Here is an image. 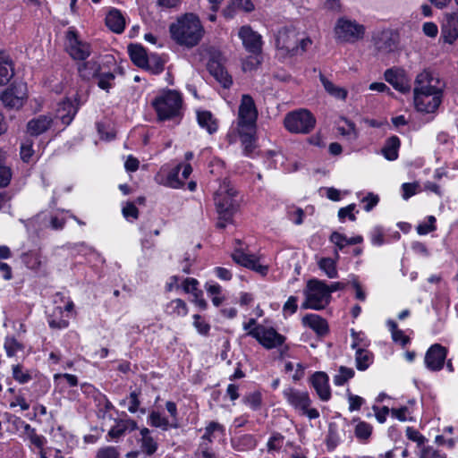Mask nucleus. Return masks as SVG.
Listing matches in <instances>:
<instances>
[{"mask_svg": "<svg viewBox=\"0 0 458 458\" xmlns=\"http://www.w3.org/2000/svg\"><path fill=\"white\" fill-rule=\"evenodd\" d=\"M348 401H349V410L351 411H358L360 409L361 405L364 403V399L359 395H354L348 391Z\"/></svg>", "mask_w": 458, "mask_h": 458, "instance_id": "obj_58", "label": "nucleus"}, {"mask_svg": "<svg viewBox=\"0 0 458 458\" xmlns=\"http://www.w3.org/2000/svg\"><path fill=\"white\" fill-rule=\"evenodd\" d=\"M248 335L255 338L266 349H273L281 346L285 337L277 333L273 327H266L259 325L248 332Z\"/></svg>", "mask_w": 458, "mask_h": 458, "instance_id": "obj_9", "label": "nucleus"}, {"mask_svg": "<svg viewBox=\"0 0 458 458\" xmlns=\"http://www.w3.org/2000/svg\"><path fill=\"white\" fill-rule=\"evenodd\" d=\"M420 187L419 183L417 182H405L402 185L403 190V198L404 199H408L414 194H416L418 188Z\"/></svg>", "mask_w": 458, "mask_h": 458, "instance_id": "obj_59", "label": "nucleus"}, {"mask_svg": "<svg viewBox=\"0 0 458 458\" xmlns=\"http://www.w3.org/2000/svg\"><path fill=\"white\" fill-rule=\"evenodd\" d=\"M422 30L426 36L430 38H436L438 33L437 24L431 21L425 22L422 26Z\"/></svg>", "mask_w": 458, "mask_h": 458, "instance_id": "obj_61", "label": "nucleus"}, {"mask_svg": "<svg viewBox=\"0 0 458 458\" xmlns=\"http://www.w3.org/2000/svg\"><path fill=\"white\" fill-rule=\"evenodd\" d=\"M355 204H350L345 208H342L338 211V217L341 221H344L345 217H348L351 221H355L356 216L353 214Z\"/></svg>", "mask_w": 458, "mask_h": 458, "instance_id": "obj_56", "label": "nucleus"}, {"mask_svg": "<svg viewBox=\"0 0 458 458\" xmlns=\"http://www.w3.org/2000/svg\"><path fill=\"white\" fill-rule=\"evenodd\" d=\"M34 154V150L32 148V142L30 140H27L26 142L22 143L21 146V158L22 161L28 163L31 157Z\"/></svg>", "mask_w": 458, "mask_h": 458, "instance_id": "obj_53", "label": "nucleus"}, {"mask_svg": "<svg viewBox=\"0 0 458 458\" xmlns=\"http://www.w3.org/2000/svg\"><path fill=\"white\" fill-rule=\"evenodd\" d=\"M243 402L252 410H258L261 405V394L259 392L250 393L243 397Z\"/></svg>", "mask_w": 458, "mask_h": 458, "instance_id": "obj_48", "label": "nucleus"}, {"mask_svg": "<svg viewBox=\"0 0 458 458\" xmlns=\"http://www.w3.org/2000/svg\"><path fill=\"white\" fill-rule=\"evenodd\" d=\"M209 73L225 88L228 89L232 83V78L220 62L212 58L208 63Z\"/></svg>", "mask_w": 458, "mask_h": 458, "instance_id": "obj_20", "label": "nucleus"}, {"mask_svg": "<svg viewBox=\"0 0 458 458\" xmlns=\"http://www.w3.org/2000/svg\"><path fill=\"white\" fill-rule=\"evenodd\" d=\"M78 72L83 80L89 81L99 74L100 64L96 60L91 59L79 64Z\"/></svg>", "mask_w": 458, "mask_h": 458, "instance_id": "obj_30", "label": "nucleus"}, {"mask_svg": "<svg viewBox=\"0 0 458 458\" xmlns=\"http://www.w3.org/2000/svg\"><path fill=\"white\" fill-rule=\"evenodd\" d=\"M98 85L100 89H105L106 91L112 87L111 81L114 80V75L112 72H104L98 74Z\"/></svg>", "mask_w": 458, "mask_h": 458, "instance_id": "obj_49", "label": "nucleus"}, {"mask_svg": "<svg viewBox=\"0 0 458 458\" xmlns=\"http://www.w3.org/2000/svg\"><path fill=\"white\" fill-rule=\"evenodd\" d=\"M443 87L444 85L438 77L431 72L424 70L416 76L413 98L418 97V101L421 104L423 98H426V94L443 92Z\"/></svg>", "mask_w": 458, "mask_h": 458, "instance_id": "obj_6", "label": "nucleus"}, {"mask_svg": "<svg viewBox=\"0 0 458 458\" xmlns=\"http://www.w3.org/2000/svg\"><path fill=\"white\" fill-rule=\"evenodd\" d=\"M385 80L401 93L410 92L411 86L404 70L400 68L387 69L384 73Z\"/></svg>", "mask_w": 458, "mask_h": 458, "instance_id": "obj_15", "label": "nucleus"}, {"mask_svg": "<svg viewBox=\"0 0 458 458\" xmlns=\"http://www.w3.org/2000/svg\"><path fill=\"white\" fill-rule=\"evenodd\" d=\"M232 259L235 263L250 268V267H253V261L256 257L254 255H248L241 250H236L232 254Z\"/></svg>", "mask_w": 458, "mask_h": 458, "instance_id": "obj_39", "label": "nucleus"}, {"mask_svg": "<svg viewBox=\"0 0 458 458\" xmlns=\"http://www.w3.org/2000/svg\"><path fill=\"white\" fill-rule=\"evenodd\" d=\"M330 242H333L336 247L337 249L335 250V258L336 259H339V253H338V250H343L345 246L349 245L347 243V237L338 232H334L332 233V234L330 235Z\"/></svg>", "mask_w": 458, "mask_h": 458, "instance_id": "obj_44", "label": "nucleus"}, {"mask_svg": "<svg viewBox=\"0 0 458 458\" xmlns=\"http://www.w3.org/2000/svg\"><path fill=\"white\" fill-rule=\"evenodd\" d=\"M4 349L9 357L16 355L18 352L23 350V345L18 342L14 337H6L4 342Z\"/></svg>", "mask_w": 458, "mask_h": 458, "instance_id": "obj_43", "label": "nucleus"}, {"mask_svg": "<svg viewBox=\"0 0 458 458\" xmlns=\"http://www.w3.org/2000/svg\"><path fill=\"white\" fill-rule=\"evenodd\" d=\"M287 402L294 407V409L301 411L303 415L313 420L319 417V412L315 408H310L311 400L307 392L299 391L293 388H289L284 392Z\"/></svg>", "mask_w": 458, "mask_h": 458, "instance_id": "obj_8", "label": "nucleus"}, {"mask_svg": "<svg viewBox=\"0 0 458 458\" xmlns=\"http://www.w3.org/2000/svg\"><path fill=\"white\" fill-rule=\"evenodd\" d=\"M120 454L116 447L114 446H106L100 448L96 458H119Z\"/></svg>", "mask_w": 458, "mask_h": 458, "instance_id": "obj_50", "label": "nucleus"}, {"mask_svg": "<svg viewBox=\"0 0 458 458\" xmlns=\"http://www.w3.org/2000/svg\"><path fill=\"white\" fill-rule=\"evenodd\" d=\"M311 383L318 395L322 401H328L331 392L328 385V377L325 372H316L311 377Z\"/></svg>", "mask_w": 458, "mask_h": 458, "instance_id": "obj_22", "label": "nucleus"}, {"mask_svg": "<svg viewBox=\"0 0 458 458\" xmlns=\"http://www.w3.org/2000/svg\"><path fill=\"white\" fill-rule=\"evenodd\" d=\"M152 106L160 121L180 118L182 116V98L178 91L168 89L157 97L153 100Z\"/></svg>", "mask_w": 458, "mask_h": 458, "instance_id": "obj_3", "label": "nucleus"}, {"mask_svg": "<svg viewBox=\"0 0 458 458\" xmlns=\"http://www.w3.org/2000/svg\"><path fill=\"white\" fill-rule=\"evenodd\" d=\"M148 418L152 427L160 428L163 430H167L171 428V423H169L168 420L157 411H152Z\"/></svg>", "mask_w": 458, "mask_h": 458, "instance_id": "obj_41", "label": "nucleus"}, {"mask_svg": "<svg viewBox=\"0 0 458 458\" xmlns=\"http://www.w3.org/2000/svg\"><path fill=\"white\" fill-rule=\"evenodd\" d=\"M297 297L290 296L287 301L284 304L283 310L284 312H289V314H293L297 310Z\"/></svg>", "mask_w": 458, "mask_h": 458, "instance_id": "obj_63", "label": "nucleus"}, {"mask_svg": "<svg viewBox=\"0 0 458 458\" xmlns=\"http://www.w3.org/2000/svg\"><path fill=\"white\" fill-rule=\"evenodd\" d=\"M299 38L297 32L292 28H283L278 30L276 37V44L278 49L294 55L299 54Z\"/></svg>", "mask_w": 458, "mask_h": 458, "instance_id": "obj_12", "label": "nucleus"}, {"mask_svg": "<svg viewBox=\"0 0 458 458\" xmlns=\"http://www.w3.org/2000/svg\"><path fill=\"white\" fill-rule=\"evenodd\" d=\"M52 123V118L48 115H39L30 120L27 124L28 132L31 136H38L47 131Z\"/></svg>", "mask_w": 458, "mask_h": 458, "instance_id": "obj_24", "label": "nucleus"}, {"mask_svg": "<svg viewBox=\"0 0 458 458\" xmlns=\"http://www.w3.org/2000/svg\"><path fill=\"white\" fill-rule=\"evenodd\" d=\"M258 109L251 96L244 94L242 97L238 110L237 129L256 128Z\"/></svg>", "mask_w": 458, "mask_h": 458, "instance_id": "obj_7", "label": "nucleus"}, {"mask_svg": "<svg viewBox=\"0 0 458 458\" xmlns=\"http://www.w3.org/2000/svg\"><path fill=\"white\" fill-rule=\"evenodd\" d=\"M197 120L199 125L206 129L209 134H213L217 131L218 125L217 121L213 117V114L209 111H198Z\"/></svg>", "mask_w": 458, "mask_h": 458, "instance_id": "obj_31", "label": "nucleus"}, {"mask_svg": "<svg viewBox=\"0 0 458 458\" xmlns=\"http://www.w3.org/2000/svg\"><path fill=\"white\" fill-rule=\"evenodd\" d=\"M305 295L306 300L301 304L302 309L320 310H323L331 300L327 284L318 279H310L308 282Z\"/></svg>", "mask_w": 458, "mask_h": 458, "instance_id": "obj_4", "label": "nucleus"}, {"mask_svg": "<svg viewBox=\"0 0 458 458\" xmlns=\"http://www.w3.org/2000/svg\"><path fill=\"white\" fill-rule=\"evenodd\" d=\"M164 60L157 55H150L148 57V65H144L142 69L148 70L153 74H158L164 71Z\"/></svg>", "mask_w": 458, "mask_h": 458, "instance_id": "obj_38", "label": "nucleus"}, {"mask_svg": "<svg viewBox=\"0 0 458 458\" xmlns=\"http://www.w3.org/2000/svg\"><path fill=\"white\" fill-rule=\"evenodd\" d=\"M237 191L230 181L224 180L214 195L216 209L218 215L216 227L225 228L227 224L233 222V215L239 208Z\"/></svg>", "mask_w": 458, "mask_h": 458, "instance_id": "obj_2", "label": "nucleus"}, {"mask_svg": "<svg viewBox=\"0 0 458 458\" xmlns=\"http://www.w3.org/2000/svg\"><path fill=\"white\" fill-rule=\"evenodd\" d=\"M378 200L379 199L377 195L369 193L362 199V202L365 203L364 209L368 212L370 211L377 204Z\"/></svg>", "mask_w": 458, "mask_h": 458, "instance_id": "obj_60", "label": "nucleus"}, {"mask_svg": "<svg viewBox=\"0 0 458 458\" xmlns=\"http://www.w3.org/2000/svg\"><path fill=\"white\" fill-rule=\"evenodd\" d=\"M406 437L408 439L417 442L418 445H421L425 443L426 438L418 430L413 428L408 427L406 429Z\"/></svg>", "mask_w": 458, "mask_h": 458, "instance_id": "obj_57", "label": "nucleus"}, {"mask_svg": "<svg viewBox=\"0 0 458 458\" xmlns=\"http://www.w3.org/2000/svg\"><path fill=\"white\" fill-rule=\"evenodd\" d=\"M337 38L344 42H354L363 38L365 28L356 21L341 18L335 28Z\"/></svg>", "mask_w": 458, "mask_h": 458, "instance_id": "obj_10", "label": "nucleus"}, {"mask_svg": "<svg viewBox=\"0 0 458 458\" xmlns=\"http://www.w3.org/2000/svg\"><path fill=\"white\" fill-rule=\"evenodd\" d=\"M339 443V437L334 424H330L328 433L326 439V444L328 450H334Z\"/></svg>", "mask_w": 458, "mask_h": 458, "instance_id": "obj_47", "label": "nucleus"}, {"mask_svg": "<svg viewBox=\"0 0 458 458\" xmlns=\"http://www.w3.org/2000/svg\"><path fill=\"white\" fill-rule=\"evenodd\" d=\"M165 312L172 316L183 317L187 314L188 309L184 301L175 299L166 305Z\"/></svg>", "mask_w": 458, "mask_h": 458, "instance_id": "obj_35", "label": "nucleus"}, {"mask_svg": "<svg viewBox=\"0 0 458 458\" xmlns=\"http://www.w3.org/2000/svg\"><path fill=\"white\" fill-rule=\"evenodd\" d=\"M68 48L70 55L75 60L84 61L90 55V46L82 42L78 38V33L74 28H69L66 32Z\"/></svg>", "mask_w": 458, "mask_h": 458, "instance_id": "obj_13", "label": "nucleus"}, {"mask_svg": "<svg viewBox=\"0 0 458 458\" xmlns=\"http://www.w3.org/2000/svg\"><path fill=\"white\" fill-rule=\"evenodd\" d=\"M304 326L310 327L316 334L323 337L328 334V324L325 318L317 314H307L302 318Z\"/></svg>", "mask_w": 458, "mask_h": 458, "instance_id": "obj_23", "label": "nucleus"}, {"mask_svg": "<svg viewBox=\"0 0 458 458\" xmlns=\"http://www.w3.org/2000/svg\"><path fill=\"white\" fill-rule=\"evenodd\" d=\"M420 458H446L445 454L434 449L432 446H423L420 450Z\"/></svg>", "mask_w": 458, "mask_h": 458, "instance_id": "obj_51", "label": "nucleus"}, {"mask_svg": "<svg viewBox=\"0 0 458 458\" xmlns=\"http://www.w3.org/2000/svg\"><path fill=\"white\" fill-rule=\"evenodd\" d=\"M375 47L382 53L394 52L398 46V35L393 30H382L373 37Z\"/></svg>", "mask_w": 458, "mask_h": 458, "instance_id": "obj_16", "label": "nucleus"}, {"mask_svg": "<svg viewBox=\"0 0 458 458\" xmlns=\"http://www.w3.org/2000/svg\"><path fill=\"white\" fill-rule=\"evenodd\" d=\"M319 80L324 86L325 90L332 97L344 100L347 97V90L344 88L335 85L332 81L327 80L324 74L319 72Z\"/></svg>", "mask_w": 458, "mask_h": 458, "instance_id": "obj_32", "label": "nucleus"}, {"mask_svg": "<svg viewBox=\"0 0 458 458\" xmlns=\"http://www.w3.org/2000/svg\"><path fill=\"white\" fill-rule=\"evenodd\" d=\"M400 148V140L397 136H392L386 141L382 153L384 157L390 161H394L398 157V149Z\"/></svg>", "mask_w": 458, "mask_h": 458, "instance_id": "obj_33", "label": "nucleus"}, {"mask_svg": "<svg viewBox=\"0 0 458 458\" xmlns=\"http://www.w3.org/2000/svg\"><path fill=\"white\" fill-rule=\"evenodd\" d=\"M21 260L24 265L30 269H38L41 267L40 255L38 251L30 250L22 253Z\"/></svg>", "mask_w": 458, "mask_h": 458, "instance_id": "obj_36", "label": "nucleus"}, {"mask_svg": "<svg viewBox=\"0 0 458 458\" xmlns=\"http://www.w3.org/2000/svg\"><path fill=\"white\" fill-rule=\"evenodd\" d=\"M336 259L322 258L318 261L319 268L323 270L329 278H335L338 276L336 270Z\"/></svg>", "mask_w": 458, "mask_h": 458, "instance_id": "obj_37", "label": "nucleus"}, {"mask_svg": "<svg viewBox=\"0 0 458 458\" xmlns=\"http://www.w3.org/2000/svg\"><path fill=\"white\" fill-rule=\"evenodd\" d=\"M443 92L426 94L422 103L420 104L418 97L413 98L414 106L418 112L431 114L435 113L442 103Z\"/></svg>", "mask_w": 458, "mask_h": 458, "instance_id": "obj_19", "label": "nucleus"}, {"mask_svg": "<svg viewBox=\"0 0 458 458\" xmlns=\"http://www.w3.org/2000/svg\"><path fill=\"white\" fill-rule=\"evenodd\" d=\"M447 350L439 344L431 345L425 355L426 367L431 371H438L443 369L446 358Z\"/></svg>", "mask_w": 458, "mask_h": 458, "instance_id": "obj_14", "label": "nucleus"}, {"mask_svg": "<svg viewBox=\"0 0 458 458\" xmlns=\"http://www.w3.org/2000/svg\"><path fill=\"white\" fill-rule=\"evenodd\" d=\"M14 71L8 55L0 52V86L6 85L13 77Z\"/></svg>", "mask_w": 458, "mask_h": 458, "instance_id": "obj_26", "label": "nucleus"}, {"mask_svg": "<svg viewBox=\"0 0 458 458\" xmlns=\"http://www.w3.org/2000/svg\"><path fill=\"white\" fill-rule=\"evenodd\" d=\"M238 133L243 146V152L246 156H250L256 148V128L248 129H237Z\"/></svg>", "mask_w": 458, "mask_h": 458, "instance_id": "obj_27", "label": "nucleus"}, {"mask_svg": "<svg viewBox=\"0 0 458 458\" xmlns=\"http://www.w3.org/2000/svg\"><path fill=\"white\" fill-rule=\"evenodd\" d=\"M141 451L148 456L153 455L157 450V443L152 437L141 438Z\"/></svg>", "mask_w": 458, "mask_h": 458, "instance_id": "obj_46", "label": "nucleus"}, {"mask_svg": "<svg viewBox=\"0 0 458 458\" xmlns=\"http://www.w3.org/2000/svg\"><path fill=\"white\" fill-rule=\"evenodd\" d=\"M13 377L20 384L28 383L31 379L29 370H24L20 364L13 366Z\"/></svg>", "mask_w": 458, "mask_h": 458, "instance_id": "obj_42", "label": "nucleus"}, {"mask_svg": "<svg viewBox=\"0 0 458 458\" xmlns=\"http://www.w3.org/2000/svg\"><path fill=\"white\" fill-rule=\"evenodd\" d=\"M128 52L131 62L140 68H143L144 65H148V55L146 53L145 48L139 44H130L128 46Z\"/></svg>", "mask_w": 458, "mask_h": 458, "instance_id": "obj_28", "label": "nucleus"}, {"mask_svg": "<svg viewBox=\"0 0 458 458\" xmlns=\"http://www.w3.org/2000/svg\"><path fill=\"white\" fill-rule=\"evenodd\" d=\"M354 370L351 368L341 366L338 370V374L334 377V383L336 386L344 385L349 379L353 377Z\"/></svg>", "mask_w": 458, "mask_h": 458, "instance_id": "obj_40", "label": "nucleus"}, {"mask_svg": "<svg viewBox=\"0 0 458 458\" xmlns=\"http://www.w3.org/2000/svg\"><path fill=\"white\" fill-rule=\"evenodd\" d=\"M371 432V426L364 421L359 422L355 428V436L360 440L368 439L370 437Z\"/></svg>", "mask_w": 458, "mask_h": 458, "instance_id": "obj_45", "label": "nucleus"}, {"mask_svg": "<svg viewBox=\"0 0 458 458\" xmlns=\"http://www.w3.org/2000/svg\"><path fill=\"white\" fill-rule=\"evenodd\" d=\"M238 35L248 52L258 54L261 51V36L250 26H242Z\"/></svg>", "mask_w": 458, "mask_h": 458, "instance_id": "obj_18", "label": "nucleus"}, {"mask_svg": "<svg viewBox=\"0 0 458 458\" xmlns=\"http://www.w3.org/2000/svg\"><path fill=\"white\" fill-rule=\"evenodd\" d=\"M284 125L291 133L308 134L315 128L316 118L308 109L300 108L285 115Z\"/></svg>", "mask_w": 458, "mask_h": 458, "instance_id": "obj_5", "label": "nucleus"}, {"mask_svg": "<svg viewBox=\"0 0 458 458\" xmlns=\"http://www.w3.org/2000/svg\"><path fill=\"white\" fill-rule=\"evenodd\" d=\"M26 98L25 86L22 84H13L1 94L0 99L8 109H20Z\"/></svg>", "mask_w": 458, "mask_h": 458, "instance_id": "obj_11", "label": "nucleus"}, {"mask_svg": "<svg viewBox=\"0 0 458 458\" xmlns=\"http://www.w3.org/2000/svg\"><path fill=\"white\" fill-rule=\"evenodd\" d=\"M194 322L193 325L198 330V332L201 335H207L210 330V326L204 320H202L201 317L198 314L193 316Z\"/></svg>", "mask_w": 458, "mask_h": 458, "instance_id": "obj_52", "label": "nucleus"}, {"mask_svg": "<svg viewBox=\"0 0 458 458\" xmlns=\"http://www.w3.org/2000/svg\"><path fill=\"white\" fill-rule=\"evenodd\" d=\"M11 178V169L0 163V188L6 187L10 183Z\"/></svg>", "mask_w": 458, "mask_h": 458, "instance_id": "obj_54", "label": "nucleus"}, {"mask_svg": "<svg viewBox=\"0 0 458 458\" xmlns=\"http://www.w3.org/2000/svg\"><path fill=\"white\" fill-rule=\"evenodd\" d=\"M78 108V105H74L71 99L66 98L58 103L55 117L60 119L63 124L69 125L73 120Z\"/></svg>", "mask_w": 458, "mask_h": 458, "instance_id": "obj_21", "label": "nucleus"}, {"mask_svg": "<svg viewBox=\"0 0 458 458\" xmlns=\"http://www.w3.org/2000/svg\"><path fill=\"white\" fill-rule=\"evenodd\" d=\"M137 428V423L133 420H120L108 431L111 438H119L127 431H133Z\"/></svg>", "mask_w": 458, "mask_h": 458, "instance_id": "obj_29", "label": "nucleus"}, {"mask_svg": "<svg viewBox=\"0 0 458 458\" xmlns=\"http://www.w3.org/2000/svg\"><path fill=\"white\" fill-rule=\"evenodd\" d=\"M284 439V437L280 433H275L269 438L267 443V447L269 450H277L281 447V443Z\"/></svg>", "mask_w": 458, "mask_h": 458, "instance_id": "obj_62", "label": "nucleus"}, {"mask_svg": "<svg viewBox=\"0 0 458 458\" xmlns=\"http://www.w3.org/2000/svg\"><path fill=\"white\" fill-rule=\"evenodd\" d=\"M123 214L126 218L132 217L136 219L139 216V210L133 203L129 202L123 208Z\"/></svg>", "mask_w": 458, "mask_h": 458, "instance_id": "obj_64", "label": "nucleus"}, {"mask_svg": "<svg viewBox=\"0 0 458 458\" xmlns=\"http://www.w3.org/2000/svg\"><path fill=\"white\" fill-rule=\"evenodd\" d=\"M171 38L180 46L191 48L201 40L204 29L198 16L186 13L169 26Z\"/></svg>", "mask_w": 458, "mask_h": 458, "instance_id": "obj_1", "label": "nucleus"}, {"mask_svg": "<svg viewBox=\"0 0 458 458\" xmlns=\"http://www.w3.org/2000/svg\"><path fill=\"white\" fill-rule=\"evenodd\" d=\"M106 24L113 32L119 34L124 30L125 20L119 10L112 9L106 17Z\"/></svg>", "mask_w": 458, "mask_h": 458, "instance_id": "obj_25", "label": "nucleus"}, {"mask_svg": "<svg viewBox=\"0 0 458 458\" xmlns=\"http://www.w3.org/2000/svg\"><path fill=\"white\" fill-rule=\"evenodd\" d=\"M373 354L365 349L358 348L355 353L356 368L359 370H366L372 362Z\"/></svg>", "mask_w": 458, "mask_h": 458, "instance_id": "obj_34", "label": "nucleus"}, {"mask_svg": "<svg viewBox=\"0 0 458 458\" xmlns=\"http://www.w3.org/2000/svg\"><path fill=\"white\" fill-rule=\"evenodd\" d=\"M165 408L172 417L171 428H179L178 418H177V407L175 403L168 401L165 403Z\"/></svg>", "mask_w": 458, "mask_h": 458, "instance_id": "obj_55", "label": "nucleus"}, {"mask_svg": "<svg viewBox=\"0 0 458 458\" xmlns=\"http://www.w3.org/2000/svg\"><path fill=\"white\" fill-rule=\"evenodd\" d=\"M440 38L448 44H453L458 38V13H447L441 25Z\"/></svg>", "mask_w": 458, "mask_h": 458, "instance_id": "obj_17", "label": "nucleus"}]
</instances>
